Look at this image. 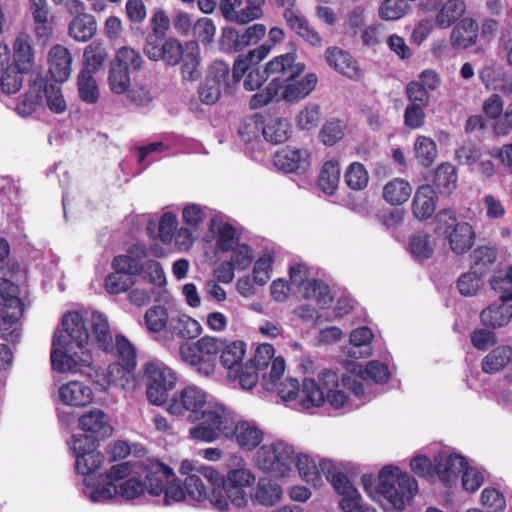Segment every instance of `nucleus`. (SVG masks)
<instances>
[{"label":"nucleus","mask_w":512,"mask_h":512,"mask_svg":"<svg viewBox=\"0 0 512 512\" xmlns=\"http://www.w3.org/2000/svg\"><path fill=\"white\" fill-rule=\"evenodd\" d=\"M108 84L113 93L123 94L131 85L130 72L112 65L109 71Z\"/></svg>","instance_id":"nucleus-60"},{"label":"nucleus","mask_w":512,"mask_h":512,"mask_svg":"<svg viewBox=\"0 0 512 512\" xmlns=\"http://www.w3.org/2000/svg\"><path fill=\"white\" fill-rule=\"evenodd\" d=\"M289 123L286 119H271L262 127V135L266 141L279 144L285 142L289 137Z\"/></svg>","instance_id":"nucleus-46"},{"label":"nucleus","mask_w":512,"mask_h":512,"mask_svg":"<svg viewBox=\"0 0 512 512\" xmlns=\"http://www.w3.org/2000/svg\"><path fill=\"white\" fill-rule=\"evenodd\" d=\"M471 267L475 273L483 275L488 272L490 266L496 261V250L493 247L478 246L471 253Z\"/></svg>","instance_id":"nucleus-44"},{"label":"nucleus","mask_w":512,"mask_h":512,"mask_svg":"<svg viewBox=\"0 0 512 512\" xmlns=\"http://www.w3.org/2000/svg\"><path fill=\"white\" fill-rule=\"evenodd\" d=\"M281 486L268 478H261L252 494V499L265 506H273L280 501Z\"/></svg>","instance_id":"nucleus-38"},{"label":"nucleus","mask_w":512,"mask_h":512,"mask_svg":"<svg viewBox=\"0 0 512 512\" xmlns=\"http://www.w3.org/2000/svg\"><path fill=\"white\" fill-rule=\"evenodd\" d=\"M147 385V398L154 405L166 402L168 392L172 390L177 381L175 372L162 362H148L143 368Z\"/></svg>","instance_id":"nucleus-11"},{"label":"nucleus","mask_w":512,"mask_h":512,"mask_svg":"<svg viewBox=\"0 0 512 512\" xmlns=\"http://www.w3.org/2000/svg\"><path fill=\"white\" fill-rule=\"evenodd\" d=\"M143 473L149 483V494L159 496L164 492L163 505L169 506L185 499L186 491L174 483L171 468L158 460H151L143 466Z\"/></svg>","instance_id":"nucleus-8"},{"label":"nucleus","mask_w":512,"mask_h":512,"mask_svg":"<svg viewBox=\"0 0 512 512\" xmlns=\"http://www.w3.org/2000/svg\"><path fill=\"white\" fill-rule=\"evenodd\" d=\"M32 77V87L34 91H38L43 95V104H46L55 113L64 112L66 110V102L60 87L48 84L47 79L39 72L33 71Z\"/></svg>","instance_id":"nucleus-20"},{"label":"nucleus","mask_w":512,"mask_h":512,"mask_svg":"<svg viewBox=\"0 0 512 512\" xmlns=\"http://www.w3.org/2000/svg\"><path fill=\"white\" fill-rule=\"evenodd\" d=\"M220 47L227 53H237L244 50L240 30L233 27H224L220 37Z\"/></svg>","instance_id":"nucleus-62"},{"label":"nucleus","mask_w":512,"mask_h":512,"mask_svg":"<svg viewBox=\"0 0 512 512\" xmlns=\"http://www.w3.org/2000/svg\"><path fill=\"white\" fill-rule=\"evenodd\" d=\"M305 70V65L296 62L291 53L274 57L267 63V71L276 74L267 87L254 94L250 107L257 109L270 102H298L307 97L316 87L318 78L314 73L297 79Z\"/></svg>","instance_id":"nucleus-2"},{"label":"nucleus","mask_w":512,"mask_h":512,"mask_svg":"<svg viewBox=\"0 0 512 512\" xmlns=\"http://www.w3.org/2000/svg\"><path fill=\"white\" fill-rule=\"evenodd\" d=\"M327 64L350 79H358L361 76V70L357 61L348 53L338 47H329L325 51Z\"/></svg>","instance_id":"nucleus-22"},{"label":"nucleus","mask_w":512,"mask_h":512,"mask_svg":"<svg viewBox=\"0 0 512 512\" xmlns=\"http://www.w3.org/2000/svg\"><path fill=\"white\" fill-rule=\"evenodd\" d=\"M435 221L436 231L446 236L453 253L462 255L471 249L475 241V231L469 223L459 222L454 211H439Z\"/></svg>","instance_id":"nucleus-9"},{"label":"nucleus","mask_w":512,"mask_h":512,"mask_svg":"<svg viewBox=\"0 0 512 512\" xmlns=\"http://www.w3.org/2000/svg\"><path fill=\"white\" fill-rule=\"evenodd\" d=\"M274 165L286 173H304L310 166V154L306 149L284 148L274 155Z\"/></svg>","instance_id":"nucleus-19"},{"label":"nucleus","mask_w":512,"mask_h":512,"mask_svg":"<svg viewBox=\"0 0 512 512\" xmlns=\"http://www.w3.org/2000/svg\"><path fill=\"white\" fill-rule=\"evenodd\" d=\"M246 353V343L241 340H235L223 344L221 350L220 362L228 370V377H233L234 369L241 365Z\"/></svg>","instance_id":"nucleus-36"},{"label":"nucleus","mask_w":512,"mask_h":512,"mask_svg":"<svg viewBox=\"0 0 512 512\" xmlns=\"http://www.w3.org/2000/svg\"><path fill=\"white\" fill-rule=\"evenodd\" d=\"M179 356L184 363L195 367L200 375L210 376L215 371L216 362L204 359L197 341L183 342L179 347Z\"/></svg>","instance_id":"nucleus-25"},{"label":"nucleus","mask_w":512,"mask_h":512,"mask_svg":"<svg viewBox=\"0 0 512 512\" xmlns=\"http://www.w3.org/2000/svg\"><path fill=\"white\" fill-rule=\"evenodd\" d=\"M24 305L20 298L11 299L10 302L0 304V317L4 325L14 326L11 330L3 328V337L6 341L16 343L20 338L17 323L23 315Z\"/></svg>","instance_id":"nucleus-21"},{"label":"nucleus","mask_w":512,"mask_h":512,"mask_svg":"<svg viewBox=\"0 0 512 512\" xmlns=\"http://www.w3.org/2000/svg\"><path fill=\"white\" fill-rule=\"evenodd\" d=\"M490 283L493 290L501 292L500 303L483 309L480 319L484 326L496 329L507 325L512 319V306L506 305L512 301V266L507 268L505 274H495Z\"/></svg>","instance_id":"nucleus-7"},{"label":"nucleus","mask_w":512,"mask_h":512,"mask_svg":"<svg viewBox=\"0 0 512 512\" xmlns=\"http://www.w3.org/2000/svg\"><path fill=\"white\" fill-rule=\"evenodd\" d=\"M225 407L219 403L207 401L205 391L197 386H187L176 391L168 403L171 415L185 417L198 424L191 427L189 436L193 440L210 443L215 441V426L224 413Z\"/></svg>","instance_id":"nucleus-3"},{"label":"nucleus","mask_w":512,"mask_h":512,"mask_svg":"<svg viewBox=\"0 0 512 512\" xmlns=\"http://www.w3.org/2000/svg\"><path fill=\"white\" fill-rule=\"evenodd\" d=\"M151 460L116 464L105 475H100L97 483H92L90 478H84L83 494L94 503L108 501L118 495L119 484H116L117 481L125 477L129 478L133 476L132 474L145 478L143 466Z\"/></svg>","instance_id":"nucleus-4"},{"label":"nucleus","mask_w":512,"mask_h":512,"mask_svg":"<svg viewBox=\"0 0 512 512\" xmlns=\"http://www.w3.org/2000/svg\"><path fill=\"white\" fill-rule=\"evenodd\" d=\"M496 54L512 68V23L502 26L497 39Z\"/></svg>","instance_id":"nucleus-54"},{"label":"nucleus","mask_w":512,"mask_h":512,"mask_svg":"<svg viewBox=\"0 0 512 512\" xmlns=\"http://www.w3.org/2000/svg\"><path fill=\"white\" fill-rule=\"evenodd\" d=\"M344 179L351 189L361 190L367 186L369 177L363 164L353 162L348 166Z\"/></svg>","instance_id":"nucleus-55"},{"label":"nucleus","mask_w":512,"mask_h":512,"mask_svg":"<svg viewBox=\"0 0 512 512\" xmlns=\"http://www.w3.org/2000/svg\"><path fill=\"white\" fill-rule=\"evenodd\" d=\"M303 297L315 300L321 306H326L332 302L329 286L322 280L317 279L307 282L304 286Z\"/></svg>","instance_id":"nucleus-51"},{"label":"nucleus","mask_w":512,"mask_h":512,"mask_svg":"<svg viewBox=\"0 0 512 512\" xmlns=\"http://www.w3.org/2000/svg\"><path fill=\"white\" fill-rule=\"evenodd\" d=\"M271 50V45L263 44L250 50L244 57H239L233 65L232 81L236 83L251 70L250 65L258 64Z\"/></svg>","instance_id":"nucleus-35"},{"label":"nucleus","mask_w":512,"mask_h":512,"mask_svg":"<svg viewBox=\"0 0 512 512\" xmlns=\"http://www.w3.org/2000/svg\"><path fill=\"white\" fill-rule=\"evenodd\" d=\"M167 330L181 339L189 340L198 337L202 328L197 320L186 314H180L170 317Z\"/></svg>","instance_id":"nucleus-33"},{"label":"nucleus","mask_w":512,"mask_h":512,"mask_svg":"<svg viewBox=\"0 0 512 512\" xmlns=\"http://www.w3.org/2000/svg\"><path fill=\"white\" fill-rule=\"evenodd\" d=\"M96 28V21L91 14H81L71 20L69 35L78 42H87L95 35Z\"/></svg>","instance_id":"nucleus-37"},{"label":"nucleus","mask_w":512,"mask_h":512,"mask_svg":"<svg viewBox=\"0 0 512 512\" xmlns=\"http://www.w3.org/2000/svg\"><path fill=\"white\" fill-rule=\"evenodd\" d=\"M433 184L440 194H450L457 184V170L451 163L440 164L435 172Z\"/></svg>","instance_id":"nucleus-41"},{"label":"nucleus","mask_w":512,"mask_h":512,"mask_svg":"<svg viewBox=\"0 0 512 512\" xmlns=\"http://www.w3.org/2000/svg\"><path fill=\"white\" fill-rule=\"evenodd\" d=\"M259 374L261 372L249 362L235 368L231 379H237L242 389L251 390L257 384Z\"/></svg>","instance_id":"nucleus-58"},{"label":"nucleus","mask_w":512,"mask_h":512,"mask_svg":"<svg viewBox=\"0 0 512 512\" xmlns=\"http://www.w3.org/2000/svg\"><path fill=\"white\" fill-rule=\"evenodd\" d=\"M142 64L143 58L138 51L130 47H121L116 52L115 62L113 65L123 68L131 73L140 70Z\"/></svg>","instance_id":"nucleus-52"},{"label":"nucleus","mask_w":512,"mask_h":512,"mask_svg":"<svg viewBox=\"0 0 512 512\" xmlns=\"http://www.w3.org/2000/svg\"><path fill=\"white\" fill-rule=\"evenodd\" d=\"M340 180V166L336 161H327L322 166L318 185L326 194H333Z\"/></svg>","instance_id":"nucleus-43"},{"label":"nucleus","mask_w":512,"mask_h":512,"mask_svg":"<svg viewBox=\"0 0 512 512\" xmlns=\"http://www.w3.org/2000/svg\"><path fill=\"white\" fill-rule=\"evenodd\" d=\"M107 58V53L104 48L98 45H88L83 54V69L81 72H88V74L97 73L103 66Z\"/></svg>","instance_id":"nucleus-50"},{"label":"nucleus","mask_w":512,"mask_h":512,"mask_svg":"<svg viewBox=\"0 0 512 512\" xmlns=\"http://www.w3.org/2000/svg\"><path fill=\"white\" fill-rule=\"evenodd\" d=\"M144 482L135 476H131L125 481L119 483L118 495L132 500L141 496L146 490L149 492V483L146 478Z\"/></svg>","instance_id":"nucleus-57"},{"label":"nucleus","mask_w":512,"mask_h":512,"mask_svg":"<svg viewBox=\"0 0 512 512\" xmlns=\"http://www.w3.org/2000/svg\"><path fill=\"white\" fill-rule=\"evenodd\" d=\"M9 61L10 52L7 46L0 44V88L7 94H14L21 89L24 77Z\"/></svg>","instance_id":"nucleus-23"},{"label":"nucleus","mask_w":512,"mask_h":512,"mask_svg":"<svg viewBox=\"0 0 512 512\" xmlns=\"http://www.w3.org/2000/svg\"><path fill=\"white\" fill-rule=\"evenodd\" d=\"M287 26L298 36L313 46H321L322 39L319 33L310 25L308 20L298 10L283 12Z\"/></svg>","instance_id":"nucleus-27"},{"label":"nucleus","mask_w":512,"mask_h":512,"mask_svg":"<svg viewBox=\"0 0 512 512\" xmlns=\"http://www.w3.org/2000/svg\"><path fill=\"white\" fill-rule=\"evenodd\" d=\"M512 360V347L508 345L498 346L489 352L482 360V370L488 374H494L504 369Z\"/></svg>","instance_id":"nucleus-39"},{"label":"nucleus","mask_w":512,"mask_h":512,"mask_svg":"<svg viewBox=\"0 0 512 512\" xmlns=\"http://www.w3.org/2000/svg\"><path fill=\"white\" fill-rule=\"evenodd\" d=\"M372 339L373 333L366 326L353 330L350 333V347L346 348V355L355 359L368 357L371 354L369 345Z\"/></svg>","instance_id":"nucleus-34"},{"label":"nucleus","mask_w":512,"mask_h":512,"mask_svg":"<svg viewBox=\"0 0 512 512\" xmlns=\"http://www.w3.org/2000/svg\"><path fill=\"white\" fill-rule=\"evenodd\" d=\"M414 152L422 166H430L436 159L437 147L431 138L419 136L414 144Z\"/></svg>","instance_id":"nucleus-53"},{"label":"nucleus","mask_w":512,"mask_h":512,"mask_svg":"<svg viewBox=\"0 0 512 512\" xmlns=\"http://www.w3.org/2000/svg\"><path fill=\"white\" fill-rule=\"evenodd\" d=\"M223 475L210 466H198L185 479L184 486L187 495L198 502L208 500L219 511L228 509V502L223 495L221 484Z\"/></svg>","instance_id":"nucleus-5"},{"label":"nucleus","mask_w":512,"mask_h":512,"mask_svg":"<svg viewBox=\"0 0 512 512\" xmlns=\"http://www.w3.org/2000/svg\"><path fill=\"white\" fill-rule=\"evenodd\" d=\"M410 251L412 255L419 259H428L433 254V245L430 236L425 232H418L410 239Z\"/></svg>","instance_id":"nucleus-59"},{"label":"nucleus","mask_w":512,"mask_h":512,"mask_svg":"<svg viewBox=\"0 0 512 512\" xmlns=\"http://www.w3.org/2000/svg\"><path fill=\"white\" fill-rule=\"evenodd\" d=\"M478 76L487 90L512 96V73L503 64L488 59L479 69Z\"/></svg>","instance_id":"nucleus-16"},{"label":"nucleus","mask_w":512,"mask_h":512,"mask_svg":"<svg viewBox=\"0 0 512 512\" xmlns=\"http://www.w3.org/2000/svg\"><path fill=\"white\" fill-rule=\"evenodd\" d=\"M59 398L66 405L81 407L92 401L93 392L82 382L70 381L59 388Z\"/></svg>","instance_id":"nucleus-28"},{"label":"nucleus","mask_w":512,"mask_h":512,"mask_svg":"<svg viewBox=\"0 0 512 512\" xmlns=\"http://www.w3.org/2000/svg\"><path fill=\"white\" fill-rule=\"evenodd\" d=\"M320 118V107L317 104H308L298 113L296 121L302 130H312L318 126Z\"/></svg>","instance_id":"nucleus-63"},{"label":"nucleus","mask_w":512,"mask_h":512,"mask_svg":"<svg viewBox=\"0 0 512 512\" xmlns=\"http://www.w3.org/2000/svg\"><path fill=\"white\" fill-rule=\"evenodd\" d=\"M275 349L272 344L263 343L255 351L250 363L261 372V385L267 391L275 389L277 381L285 371V360L281 356H274Z\"/></svg>","instance_id":"nucleus-13"},{"label":"nucleus","mask_w":512,"mask_h":512,"mask_svg":"<svg viewBox=\"0 0 512 512\" xmlns=\"http://www.w3.org/2000/svg\"><path fill=\"white\" fill-rule=\"evenodd\" d=\"M144 318L147 328L152 332H159L165 327L168 328L170 319L166 308L160 305L149 308Z\"/></svg>","instance_id":"nucleus-61"},{"label":"nucleus","mask_w":512,"mask_h":512,"mask_svg":"<svg viewBox=\"0 0 512 512\" xmlns=\"http://www.w3.org/2000/svg\"><path fill=\"white\" fill-rule=\"evenodd\" d=\"M49 73L58 83L65 82L71 74L72 57L67 48L55 45L49 52Z\"/></svg>","instance_id":"nucleus-26"},{"label":"nucleus","mask_w":512,"mask_h":512,"mask_svg":"<svg viewBox=\"0 0 512 512\" xmlns=\"http://www.w3.org/2000/svg\"><path fill=\"white\" fill-rule=\"evenodd\" d=\"M437 195L430 185H423L415 193L412 210L414 216L419 220L430 218L436 208Z\"/></svg>","instance_id":"nucleus-31"},{"label":"nucleus","mask_w":512,"mask_h":512,"mask_svg":"<svg viewBox=\"0 0 512 512\" xmlns=\"http://www.w3.org/2000/svg\"><path fill=\"white\" fill-rule=\"evenodd\" d=\"M77 88L79 97L88 104H94L99 99V90L94 74L79 72L77 77Z\"/></svg>","instance_id":"nucleus-48"},{"label":"nucleus","mask_w":512,"mask_h":512,"mask_svg":"<svg viewBox=\"0 0 512 512\" xmlns=\"http://www.w3.org/2000/svg\"><path fill=\"white\" fill-rule=\"evenodd\" d=\"M33 28L38 40L46 41L53 32L54 17L50 11L32 15Z\"/></svg>","instance_id":"nucleus-64"},{"label":"nucleus","mask_w":512,"mask_h":512,"mask_svg":"<svg viewBox=\"0 0 512 512\" xmlns=\"http://www.w3.org/2000/svg\"><path fill=\"white\" fill-rule=\"evenodd\" d=\"M425 8L427 10L438 9L435 15V24L441 29H447L466 13V2L464 0H447L439 6L438 0H428Z\"/></svg>","instance_id":"nucleus-18"},{"label":"nucleus","mask_w":512,"mask_h":512,"mask_svg":"<svg viewBox=\"0 0 512 512\" xmlns=\"http://www.w3.org/2000/svg\"><path fill=\"white\" fill-rule=\"evenodd\" d=\"M339 387V377L333 370L326 369L319 373L318 381L305 378L302 383L303 398L300 400L304 409L319 407L325 403V397Z\"/></svg>","instance_id":"nucleus-14"},{"label":"nucleus","mask_w":512,"mask_h":512,"mask_svg":"<svg viewBox=\"0 0 512 512\" xmlns=\"http://www.w3.org/2000/svg\"><path fill=\"white\" fill-rule=\"evenodd\" d=\"M376 492L385 498L392 508L402 510L418 492V484L413 477L401 473L397 467L386 466L379 473Z\"/></svg>","instance_id":"nucleus-6"},{"label":"nucleus","mask_w":512,"mask_h":512,"mask_svg":"<svg viewBox=\"0 0 512 512\" xmlns=\"http://www.w3.org/2000/svg\"><path fill=\"white\" fill-rule=\"evenodd\" d=\"M113 269L114 272L107 275L104 282L105 289L108 293L119 294L127 291L135 284V279L119 269V267H113Z\"/></svg>","instance_id":"nucleus-49"},{"label":"nucleus","mask_w":512,"mask_h":512,"mask_svg":"<svg viewBox=\"0 0 512 512\" xmlns=\"http://www.w3.org/2000/svg\"><path fill=\"white\" fill-rule=\"evenodd\" d=\"M115 344L122 363H113L108 366L107 381L110 385L123 387L122 380L127 379V376L136 366V350L122 335L116 336Z\"/></svg>","instance_id":"nucleus-15"},{"label":"nucleus","mask_w":512,"mask_h":512,"mask_svg":"<svg viewBox=\"0 0 512 512\" xmlns=\"http://www.w3.org/2000/svg\"><path fill=\"white\" fill-rule=\"evenodd\" d=\"M215 428V441L221 436L235 438L240 447L246 450L256 448L263 439V431L253 422L237 421L226 407Z\"/></svg>","instance_id":"nucleus-10"},{"label":"nucleus","mask_w":512,"mask_h":512,"mask_svg":"<svg viewBox=\"0 0 512 512\" xmlns=\"http://www.w3.org/2000/svg\"><path fill=\"white\" fill-rule=\"evenodd\" d=\"M436 473L445 485L451 486L457 482L459 475L468 467L465 457L460 454L441 453L435 459Z\"/></svg>","instance_id":"nucleus-17"},{"label":"nucleus","mask_w":512,"mask_h":512,"mask_svg":"<svg viewBox=\"0 0 512 512\" xmlns=\"http://www.w3.org/2000/svg\"><path fill=\"white\" fill-rule=\"evenodd\" d=\"M479 33L478 23L466 17L454 26L450 33V44L455 50H465L477 43Z\"/></svg>","instance_id":"nucleus-24"},{"label":"nucleus","mask_w":512,"mask_h":512,"mask_svg":"<svg viewBox=\"0 0 512 512\" xmlns=\"http://www.w3.org/2000/svg\"><path fill=\"white\" fill-rule=\"evenodd\" d=\"M62 326L63 330L54 335L50 356L52 367L59 372H76L82 366H90V341L104 352L114 349L109 323L101 313L92 312L85 320L80 313L69 312L64 315Z\"/></svg>","instance_id":"nucleus-1"},{"label":"nucleus","mask_w":512,"mask_h":512,"mask_svg":"<svg viewBox=\"0 0 512 512\" xmlns=\"http://www.w3.org/2000/svg\"><path fill=\"white\" fill-rule=\"evenodd\" d=\"M13 50L15 59L13 66L17 67V71L23 77L24 73H28L31 69L33 63L31 38L28 33L21 32L17 35L13 44Z\"/></svg>","instance_id":"nucleus-32"},{"label":"nucleus","mask_w":512,"mask_h":512,"mask_svg":"<svg viewBox=\"0 0 512 512\" xmlns=\"http://www.w3.org/2000/svg\"><path fill=\"white\" fill-rule=\"evenodd\" d=\"M146 256L147 252L144 246L135 244L129 249L127 254L116 256L113 259L112 266L119 267V269L135 279L141 272Z\"/></svg>","instance_id":"nucleus-30"},{"label":"nucleus","mask_w":512,"mask_h":512,"mask_svg":"<svg viewBox=\"0 0 512 512\" xmlns=\"http://www.w3.org/2000/svg\"><path fill=\"white\" fill-rule=\"evenodd\" d=\"M79 427L86 432L97 434L100 437L112 435L113 427L109 416L100 409H92L79 418Z\"/></svg>","instance_id":"nucleus-29"},{"label":"nucleus","mask_w":512,"mask_h":512,"mask_svg":"<svg viewBox=\"0 0 512 512\" xmlns=\"http://www.w3.org/2000/svg\"><path fill=\"white\" fill-rule=\"evenodd\" d=\"M409 9L406 0H384L379 7V17L385 21H394L403 17Z\"/></svg>","instance_id":"nucleus-56"},{"label":"nucleus","mask_w":512,"mask_h":512,"mask_svg":"<svg viewBox=\"0 0 512 512\" xmlns=\"http://www.w3.org/2000/svg\"><path fill=\"white\" fill-rule=\"evenodd\" d=\"M205 81L219 86L221 90L227 92L233 83L230 76L229 65L224 61H214L208 68Z\"/></svg>","instance_id":"nucleus-45"},{"label":"nucleus","mask_w":512,"mask_h":512,"mask_svg":"<svg viewBox=\"0 0 512 512\" xmlns=\"http://www.w3.org/2000/svg\"><path fill=\"white\" fill-rule=\"evenodd\" d=\"M294 464V448L284 441L263 445L257 452V465L276 477L285 476Z\"/></svg>","instance_id":"nucleus-12"},{"label":"nucleus","mask_w":512,"mask_h":512,"mask_svg":"<svg viewBox=\"0 0 512 512\" xmlns=\"http://www.w3.org/2000/svg\"><path fill=\"white\" fill-rule=\"evenodd\" d=\"M412 192L410 184L403 179H393L384 187V199L393 204L399 205L408 200Z\"/></svg>","instance_id":"nucleus-42"},{"label":"nucleus","mask_w":512,"mask_h":512,"mask_svg":"<svg viewBox=\"0 0 512 512\" xmlns=\"http://www.w3.org/2000/svg\"><path fill=\"white\" fill-rule=\"evenodd\" d=\"M104 461V455L99 451H92L84 453L76 457L75 469L78 473L90 478L92 483H97V480L92 477L94 471Z\"/></svg>","instance_id":"nucleus-47"},{"label":"nucleus","mask_w":512,"mask_h":512,"mask_svg":"<svg viewBox=\"0 0 512 512\" xmlns=\"http://www.w3.org/2000/svg\"><path fill=\"white\" fill-rule=\"evenodd\" d=\"M186 52L181 59V75L183 80L196 81L201 77V67L198 46L190 42L186 46Z\"/></svg>","instance_id":"nucleus-40"}]
</instances>
